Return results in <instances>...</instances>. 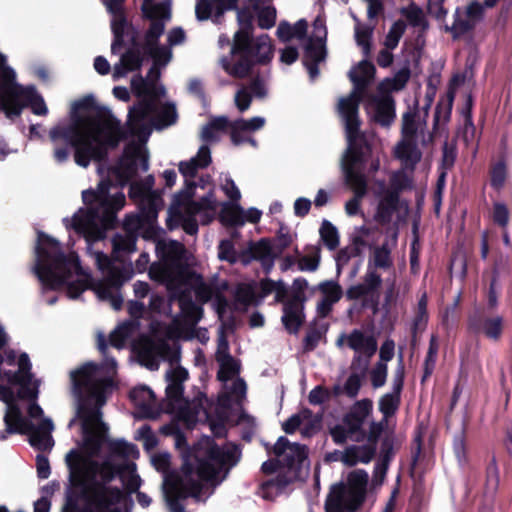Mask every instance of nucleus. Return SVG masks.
Returning a JSON list of instances; mask_svg holds the SVG:
<instances>
[{
    "instance_id": "obj_1",
    "label": "nucleus",
    "mask_w": 512,
    "mask_h": 512,
    "mask_svg": "<svg viewBox=\"0 0 512 512\" xmlns=\"http://www.w3.org/2000/svg\"><path fill=\"white\" fill-rule=\"evenodd\" d=\"M123 1L102 0L112 17L114 41L111 51L114 54L124 43L126 22L122 10ZM142 13L150 21L144 38V49L152 58L153 65L146 79L141 76L131 79V90L139 98V103L129 111V134H124L120 122L109 111L101 110L89 99L72 105L70 125H57L49 133L55 145L56 161L61 163L68 159V148L60 145L70 143L74 147L75 163L83 168L93 161L103 159L120 140L127 141L118 163L107 173V180L104 179V170L99 168L101 181L97 190L83 191L85 207L71 218L63 220L67 229H73L86 239L88 251L106 280L92 285L89 273L79 264L78 256L74 252L64 254L59 242L46 234L38 235L36 249L35 270L44 286L51 289L65 288L70 298L78 297L91 287L100 299L109 301L115 310L122 305L118 288L132 274H118L106 255L99 251L91 252L90 244L104 238L105 231L114 222L115 212L125 204L122 192L111 193L112 182L124 185L139 171H147L148 153L145 143L152 129L167 127L175 123L177 118L174 105L162 104L161 96L165 94V89L158 82L160 69L168 65L173 57L171 48L158 44L165 24L170 20L169 3L167 0H144Z\"/></svg>"
},
{
    "instance_id": "obj_2",
    "label": "nucleus",
    "mask_w": 512,
    "mask_h": 512,
    "mask_svg": "<svg viewBox=\"0 0 512 512\" xmlns=\"http://www.w3.org/2000/svg\"><path fill=\"white\" fill-rule=\"evenodd\" d=\"M117 365L114 359H106L102 365L86 363L70 374L73 391L79 398L76 417L70 426L79 422L82 441L71 450L66 461L70 470V480L74 486L82 488L88 507L93 512H123L124 495L111 480L117 470L110 460L101 465L92 460L102 448L109 444L125 456H134L135 447L126 442L109 443L107 428L101 421L100 407L114 389L113 378Z\"/></svg>"
},
{
    "instance_id": "obj_3",
    "label": "nucleus",
    "mask_w": 512,
    "mask_h": 512,
    "mask_svg": "<svg viewBox=\"0 0 512 512\" xmlns=\"http://www.w3.org/2000/svg\"><path fill=\"white\" fill-rule=\"evenodd\" d=\"M7 335L0 327V349L7 343ZM40 380L31 373V362L26 353L9 350L0 359V401L7 406L4 417L10 432L29 435L30 444L39 449L52 448L51 432L54 425L45 418L35 402Z\"/></svg>"
},
{
    "instance_id": "obj_4",
    "label": "nucleus",
    "mask_w": 512,
    "mask_h": 512,
    "mask_svg": "<svg viewBox=\"0 0 512 512\" xmlns=\"http://www.w3.org/2000/svg\"><path fill=\"white\" fill-rule=\"evenodd\" d=\"M240 452L236 445L227 444L222 448L212 447L207 462H200L196 469L185 464L181 475L166 474L170 464V455L165 452L151 455V463L156 470L164 473L163 492L170 512H184L179 500L192 496L198 500L206 499L213 487L226 476L230 467L239 460Z\"/></svg>"
},
{
    "instance_id": "obj_5",
    "label": "nucleus",
    "mask_w": 512,
    "mask_h": 512,
    "mask_svg": "<svg viewBox=\"0 0 512 512\" xmlns=\"http://www.w3.org/2000/svg\"><path fill=\"white\" fill-rule=\"evenodd\" d=\"M211 161L210 150L200 147L197 156L189 161L181 162L179 170L186 178V189L174 197L169 208L168 223L181 224L188 234L197 232V221L209 223L216 215L218 203L211 191V178H201L198 183H189L198 168L206 167Z\"/></svg>"
},
{
    "instance_id": "obj_6",
    "label": "nucleus",
    "mask_w": 512,
    "mask_h": 512,
    "mask_svg": "<svg viewBox=\"0 0 512 512\" xmlns=\"http://www.w3.org/2000/svg\"><path fill=\"white\" fill-rule=\"evenodd\" d=\"M415 118L413 113H406L403 116L402 140L394 149V155L401 162L403 170L393 174L391 178L392 190L387 188L382 181L375 182L372 187L377 202L375 218L378 221L386 222L390 220L396 208L397 192L409 187L412 183L406 170L411 171L421 158V153L414 142V135L417 131Z\"/></svg>"
},
{
    "instance_id": "obj_7",
    "label": "nucleus",
    "mask_w": 512,
    "mask_h": 512,
    "mask_svg": "<svg viewBox=\"0 0 512 512\" xmlns=\"http://www.w3.org/2000/svg\"><path fill=\"white\" fill-rule=\"evenodd\" d=\"M154 179L148 176L143 183H133L130 188V197L140 206L141 216H128L124 226L125 235H117L113 239L114 253L119 256L120 253H131L135 250V233L142 228L143 219L153 227V222L157 217V212L164 205V202L157 191L152 190Z\"/></svg>"
},
{
    "instance_id": "obj_8",
    "label": "nucleus",
    "mask_w": 512,
    "mask_h": 512,
    "mask_svg": "<svg viewBox=\"0 0 512 512\" xmlns=\"http://www.w3.org/2000/svg\"><path fill=\"white\" fill-rule=\"evenodd\" d=\"M238 22L240 29L234 37L230 60L223 59L222 66L230 75L243 77L250 69L249 57L255 55L259 62L268 61L272 57V46L268 36L261 35L256 43L249 47L251 17L245 11H241L238 13Z\"/></svg>"
},
{
    "instance_id": "obj_9",
    "label": "nucleus",
    "mask_w": 512,
    "mask_h": 512,
    "mask_svg": "<svg viewBox=\"0 0 512 512\" xmlns=\"http://www.w3.org/2000/svg\"><path fill=\"white\" fill-rule=\"evenodd\" d=\"M5 62V56L0 54V105L7 116H17L23 101L31 107L33 113L46 115L48 109L43 98L32 87L17 88L14 84L15 73Z\"/></svg>"
},
{
    "instance_id": "obj_10",
    "label": "nucleus",
    "mask_w": 512,
    "mask_h": 512,
    "mask_svg": "<svg viewBox=\"0 0 512 512\" xmlns=\"http://www.w3.org/2000/svg\"><path fill=\"white\" fill-rule=\"evenodd\" d=\"M374 73L375 68L368 61H361L354 66L349 72L354 88L347 97L340 98L338 102V112L345 123L347 141L350 142L351 149L354 147L353 139L360 138L358 137V104L362 90L373 79Z\"/></svg>"
},
{
    "instance_id": "obj_11",
    "label": "nucleus",
    "mask_w": 512,
    "mask_h": 512,
    "mask_svg": "<svg viewBox=\"0 0 512 512\" xmlns=\"http://www.w3.org/2000/svg\"><path fill=\"white\" fill-rule=\"evenodd\" d=\"M369 484L367 472H349L344 480L334 484L325 503L326 512H353L364 501Z\"/></svg>"
},
{
    "instance_id": "obj_12",
    "label": "nucleus",
    "mask_w": 512,
    "mask_h": 512,
    "mask_svg": "<svg viewBox=\"0 0 512 512\" xmlns=\"http://www.w3.org/2000/svg\"><path fill=\"white\" fill-rule=\"evenodd\" d=\"M361 138L353 139V148L351 149L350 142L348 141V150L342 159V170L346 184L354 192V197L345 203V211L349 216L358 215L361 212L360 203L363 196L366 194V180L365 177L354 170V166L372 155V149L369 145L360 147L359 143Z\"/></svg>"
},
{
    "instance_id": "obj_13",
    "label": "nucleus",
    "mask_w": 512,
    "mask_h": 512,
    "mask_svg": "<svg viewBox=\"0 0 512 512\" xmlns=\"http://www.w3.org/2000/svg\"><path fill=\"white\" fill-rule=\"evenodd\" d=\"M156 250L162 256L164 263L152 265L149 271L150 276L161 282H165L169 288H172L174 284L182 282V275L177 272V276H174V272L170 265H176L177 267L182 263V260H187L185 257V250L181 243L177 241H159L156 245Z\"/></svg>"
},
{
    "instance_id": "obj_14",
    "label": "nucleus",
    "mask_w": 512,
    "mask_h": 512,
    "mask_svg": "<svg viewBox=\"0 0 512 512\" xmlns=\"http://www.w3.org/2000/svg\"><path fill=\"white\" fill-rule=\"evenodd\" d=\"M371 411L372 402L370 400L363 399L355 403L342 422L331 429V436L334 442L342 444L347 440H362V426Z\"/></svg>"
},
{
    "instance_id": "obj_15",
    "label": "nucleus",
    "mask_w": 512,
    "mask_h": 512,
    "mask_svg": "<svg viewBox=\"0 0 512 512\" xmlns=\"http://www.w3.org/2000/svg\"><path fill=\"white\" fill-rule=\"evenodd\" d=\"M139 362L149 368L157 369L160 359H169L171 365L177 364L179 356L173 352L172 357L168 356V347L162 338L160 330H155L153 338L142 337L133 345Z\"/></svg>"
},
{
    "instance_id": "obj_16",
    "label": "nucleus",
    "mask_w": 512,
    "mask_h": 512,
    "mask_svg": "<svg viewBox=\"0 0 512 512\" xmlns=\"http://www.w3.org/2000/svg\"><path fill=\"white\" fill-rule=\"evenodd\" d=\"M407 77L405 74L401 83H398L396 79H386L381 82L379 90L385 92V94L370 99L366 104V111L372 120L384 126L393 121L395 117L394 106L387 92L401 89Z\"/></svg>"
},
{
    "instance_id": "obj_17",
    "label": "nucleus",
    "mask_w": 512,
    "mask_h": 512,
    "mask_svg": "<svg viewBox=\"0 0 512 512\" xmlns=\"http://www.w3.org/2000/svg\"><path fill=\"white\" fill-rule=\"evenodd\" d=\"M217 361L220 365L218 378L223 382L231 381L230 394L235 400L241 399L246 392V385L243 380L237 378L238 364L228 353V343L223 335L218 340L216 353Z\"/></svg>"
},
{
    "instance_id": "obj_18",
    "label": "nucleus",
    "mask_w": 512,
    "mask_h": 512,
    "mask_svg": "<svg viewBox=\"0 0 512 512\" xmlns=\"http://www.w3.org/2000/svg\"><path fill=\"white\" fill-rule=\"evenodd\" d=\"M326 36L325 20L321 16H318L313 23V30L309 37L308 44L306 45L304 59L311 78H315L318 75L315 64L323 61L325 58Z\"/></svg>"
},
{
    "instance_id": "obj_19",
    "label": "nucleus",
    "mask_w": 512,
    "mask_h": 512,
    "mask_svg": "<svg viewBox=\"0 0 512 512\" xmlns=\"http://www.w3.org/2000/svg\"><path fill=\"white\" fill-rule=\"evenodd\" d=\"M274 452L278 457V462L289 466L291 478L297 476V466H304L307 453L305 447L298 444H291L284 437H280L274 446Z\"/></svg>"
},
{
    "instance_id": "obj_20",
    "label": "nucleus",
    "mask_w": 512,
    "mask_h": 512,
    "mask_svg": "<svg viewBox=\"0 0 512 512\" xmlns=\"http://www.w3.org/2000/svg\"><path fill=\"white\" fill-rule=\"evenodd\" d=\"M262 212L254 207L244 210L239 203H222L220 220L229 225H244L246 222L257 223Z\"/></svg>"
},
{
    "instance_id": "obj_21",
    "label": "nucleus",
    "mask_w": 512,
    "mask_h": 512,
    "mask_svg": "<svg viewBox=\"0 0 512 512\" xmlns=\"http://www.w3.org/2000/svg\"><path fill=\"white\" fill-rule=\"evenodd\" d=\"M265 123V118L260 116L234 121L229 125L232 142L235 145L249 142L255 146V141L252 139L251 134L262 129Z\"/></svg>"
},
{
    "instance_id": "obj_22",
    "label": "nucleus",
    "mask_w": 512,
    "mask_h": 512,
    "mask_svg": "<svg viewBox=\"0 0 512 512\" xmlns=\"http://www.w3.org/2000/svg\"><path fill=\"white\" fill-rule=\"evenodd\" d=\"M372 432L368 436L367 443L364 445H352L345 449L347 453L346 466H355L359 463H369L376 451L377 435L379 427L376 424L371 426Z\"/></svg>"
},
{
    "instance_id": "obj_23",
    "label": "nucleus",
    "mask_w": 512,
    "mask_h": 512,
    "mask_svg": "<svg viewBox=\"0 0 512 512\" xmlns=\"http://www.w3.org/2000/svg\"><path fill=\"white\" fill-rule=\"evenodd\" d=\"M338 342L345 343L354 350L358 361L363 357L365 359V364L375 353L377 348L376 341L372 337L366 336L360 331H353L347 336H342Z\"/></svg>"
},
{
    "instance_id": "obj_24",
    "label": "nucleus",
    "mask_w": 512,
    "mask_h": 512,
    "mask_svg": "<svg viewBox=\"0 0 512 512\" xmlns=\"http://www.w3.org/2000/svg\"><path fill=\"white\" fill-rule=\"evenodd\" d=\"M482 15L483 9L479 3H471L463 9H458L452 27L455 35L471 30L482 19Z\"/></svg>"
},
{
    "instance_id": "obj_25",
    "label": "nucleus",
    "mask_w": 512,
    "mask_h": 512,
    "mask_svg": "<svg viewBox=\"0 0 512 512\" xmlns=\"http://www.w3.org/2000/svg\"><path fill=\"white\" fill-rule=\"evenodd\" d=\"M238 0H197L196 16L199 20L211 19L218 22L225 10L233 9Z\"/></svg>"
},
{
    "instance_id": "obj_26",
    "label": "nucleus",
    "mask_w": 512,
    "mask_h": 512,
    "mask_svg": "<svg viewBox=\"0 0 512 512\" xmlns=\"http://www.w3.org/2000/svg\"><path fill=\"white\" fill-rule=\"evenodd\" d=\"M318 290L322 294V299L317 304V312L321 317H325L342 297V289L337 282L325 281L318 285Z\"/></svg>"
},
{
    "instance_id": "obj_27",
    "label": "nucleus",
    "mask_w": 512,
    "mask_h": 512,
    "mask_svg": "<svg viewBox=\"0 0 512 512\" xmlns=\"http://www.w3.org/2000/svg\"><path fill=\"white\" fill-rule=\"evenodd\" d=\"M318 426V420L312 414L303 410L300 413L290 417L284 424L283 429L287 433H293L299 429L303 435H310Z\"/></svg>"
},
{
    "instance_id": "obj_28",
    "label": "nucleus",
    "mask_w": 512,
    "mask_h": 512,
    "mask_svg": "<svg viewBox=\"0 0 512 512\" xmlns=\"http://www.w3.org/2000/svg\"><path fill=\"white\" fill-rule=\"evenodd\" d=\"M142 57L139 52L129 50L124 53L119 62L114 65L112 70V78L117 81L121 78L126 77L129 73L137 71L142 64Z\"/></svg>"
},
{
    "instance_id": "obj_29",
    "label": "nucleus",
    "mask_w": 512,
    "mask_h": 512,
    "mask_svg": "<svg viewBox=\"0 0 512 512\" xmlns=\"http://www.w3.org/2000/svg\"><path fill=\"white\" fill-rule=\"evenodd\" d=\"M282 320L289 332H297L304 320L303 299L289 302L284 308Z\"/></svg>"
},
{
    "instance_id": "obj_30",
    "label": "nucleus",
    "mask_w": 512,
    "mask_h": 512,
    "mask_svg": "<svg viewBox=\"0 0 512 512\" xmlns=\"http://www.w3.org/2000/svg\"><path fill=\"white\" fill-rule=\"evenodd\" d=\"M265 93V87L259 83L253 84L250 88H242L235 94V105L239 111L243 112L249 108L253 96L262 97Z\"/></svg>"
},
{
    "instance_id": "obj_31",
    "label": "nucleus",
    "mask_w": 512,
    "mask_h": 512,
    "mask_svg": "<svg viewBox=\"0 0 512 512\" xmlns=\"http://www.w3.org/2000/svg\"><path fill=\"white\" fill-rule=\"evenodd\" d=\"M130 397L135 405L143 410L145 416H150L155 402V396L151 389L139 386L132 390Z\"/></svg>"
},
{
    "instance_id": "obj_32",
    "label": "nucleus",
    "mask_w": 512,
    "mask_h": 512,
    "mask_svg": "<svg viewBox=\"0 0 512 512\" xmlns=\"http://www.w3.org/2000/svg\"><path fill=\"white\" fill-rule=\"evenodd\" d=\"M137 328L134 322L119 325L110 335V344L115 348H122Z\"/></svg>"
},
{
    "instance_id": "obj_33",
    "label": "nucleus",
    "mask_w": 512,
    "mask_h": 512,
    "mask_svg": "<svg viewBox=\"0 0 512 512\" xmlns=\"http://www.w3.org/2000/svg\"><path fill=\"white\" fill-rule=\"evenodd\" d=\"M307 30L305 20H299L294 26L288 23H280L277 29L278 37L283 41H289L293 38L301 39Z\"/></svg>"
},
{
    "instance_id": "obj_34",
    "label": "nucleus",
    "mask_w": 512,
    "mask_h": 512,
    "mask_svg": "<svg viewBox=\"0 0 512 512\" xmlns=\"http://www.w3.org/2000/svg\"><path fill=\"white\" fill-rule=\"evenodd\" d=\"M381 284V278L378 274L373 271H370L365 278L364 285H360L357 287H351L347 291V296L351 299L358 298L368 291L374 290L378 288Z\"/></svg>"
},
{
    "instance_id": "obj_35",
    "label": "nucleus",
    "mask_w": 512,
    "mask_h": 512,
    "mask_svg": "<svg viewBox=\"0 0 512 512\" xmlns=\"http://www.w3.org/2000/svg\"><path fill=\"white\" fill-rule=\"evenodd\" d=\"M227 127L228 121L225 117L213 119L203 128L202 139L207 142L214 141L220 137Z\"/></svg>"
},
{
    "instance_id": "obj_36",
    "label": "nucleus",
    "mask_w": 512,
    "mask_h": 512,
    "mask_svg": "<svg viewBox=\"0 0 512 512\" xmlns=\"http://www.w3.org/2000/svg\"><path fill=\"white\" fill-rule=\"evenodd\" d=\"M252 257L262 262L266 270H269L273 264V256L270 243L262 240L251 247Z\"/></svg>"
},
{
    "instance_id": "obj_37",
    "label": "nucleus",
    "mask_w": 512,
    "mask_h": 512,
    "mask_svg": "<svg viewBox=\"0 0 512 512\" xmlns=\"http://www.w3.org/2000/svg\"><path fill=\"white\" fill-rule=\"evenodd\" d=\"M196 296L200 301L206 302L208 300L213 299L215 297V306L219 314L224 311L227 302L220 295L215 294L212 289L206 284L200 283L195 290Z\"/></svg>"
},
{
    "instance_id": "obj_38",
    "label": "nucleus",
    "mask_w": 512,
    "mask_h": 512,
    "mask_svg": "<svg viewBox=\"0 0 512 512\" xmlns=\"http://www.w3.org/2000/svg\"><path fill=\"white\" fill-rule=\"evenodd\" d=\"M255 9L258 10V23L261 28H271L275 24L276 11L272 6H265L260 9V0H250Z\"/></svg>"
},
{
    "instance_id": "obj_39",
    "label": "nucleus",
    "mask_w": 512,
    "mask_h": 512,
    "mask_svg": "<svg viewBox=\"0 0 512 512\" xmlns=\"http://www.w3.org/2000/svg\"><path fill=\"white\" fill-rule=\"evenodd\" d=\"M321 239L324 244L330 249L334 250L339 244V235L336 227L329 221H323L320 228Z\"/></svg>"
},
{
    "instance_id": "obj_40",
    "label": "nucleus",
    "mask_w": 512,
    "mask_h": 512,
    "mask_svg": "<svg viewBox=\"0 0 512 512\" xmlns=\"http://www.w3.org/2000/svg\"><path fill=\"white\" fill-rule=\"evenodd\" d=\"M404 31H405V23L403 21L394 22L385 37V40H384L385 47L387 49L396 48Z\"/></svg>"
},
{
    "instance_id": "obj_41",
    "label": "nucleus",
    "mask_w": 512,
    "mask_h": 512,
    "mask_svg": "<svg viewBox=\"0 0 512 512\" xmlns=\"http://www.w3.org/2000/svg\"><path fill=\"white\" fill-rule=\"evenodd\" d=\"M187 375V371L181 366H176L170 372H168L167 378L170 381V384L167 387L168 394H177L180 389L179 383L184 381L187 378Z\"/></svg>"
},
{
    "instance_id": "obj_42",
    "label": "nucleus",
    "mask_w": 512,
    "mask_h": 512,
    "mask_svg": "<svg viewBox=\"0 0 512 512\" xmlns=\"http://www.w3.org/2000/svg\"><path fill=\"white\" fill-rule=\"evenodd\" d=\"M220 186L225 195L230 199L229 203L239 202L241 199V192L235 182L228 175L221 177Z\"/></svg>"
},
{
    "instance_id": "obj_43",
    "label": "nucleus",
    "mask_w": 512,
    "mask_h": 512,
    "mask_svg": "<svg viewBox=\"0 0 512 512\" xmlns=\"http://www.w3.org/2000/svg\"><path fill=\"white\" fill-rule=\"evenodd\" d=\"M373 30L365 26H357L355 29V38L357 44L362 48L365 55H368L371 51V37Z\"/></svg>"
},
{
    "instance_id": "obj_44",
    "label": "nucleus",
    "mask_w": 512,
    "mask_h": 512,
    "mask_svg": "<svg viewBox=\"0 0 512 512\" xmlns=\"http://www.w3.org/2000/svg\"><path fill=\"white\" fill-rule=\"evenodd\" d=\"M260 285L263 296L274 293L276 300H281L285 296L286 289L282 282L263 280Z\"/></svg>"
},
{
    "instance_id": "obj_45",
    "label": "nucleus",
    "mask_w": 512,
    "mask_h": 512,
    "mask_svg": "<svg viewBox=\"0 0 512 512\" xmlns=\"http://www.w3.org/2000/svg\"><path fill=\"white\" fill-rule=\"evenodd\" d=\"M502 327V319L493 317L485 321L483 331L487 337L497 339L502 332Z\"/></svg>"
},
{
    "instance_id": "obj_46",
    "label": "nucleus",
    "mask_w": 512,
    "mask_h": 512,
    "mask_svg": "<svg viewBox=\"0 0 512 512\" xmlns=\"http://www.w3.org/2000/svg\"><path fill=\"white\" fill-rule=\"evenodd\" d=\"M399 403V398L396 394H386L379 402L380 411L385 415L389 416L395 412Z\"/></svg>"
},
{
    "instance_id": "obj_47",
    "label": "nucleus",
    "mask_w": 512,
    "mask_h": 512,
    "mask_svg": "<svg viewBox=\"0 0 512 512\" xmlns=\"http://www.w3.org/2000/svg\"><path fill=\"white\" fill-rule=\"evenodd\" d=\"M371 263L378 268H386L391 264L390 252L385 247L374 250Z\"/></svg>"
},
{
    "instance_id": "obj_48",
    "label": "nucleus",
    "mask_w": 512,
    "mask_h": 512,
    "mask_svg": "<svg viewBox=\"0 0 512 512\" xmlns=\"http://www.w3.org/2000/svg\"><path fill=\"white\" fill-rule=\"evenodd\" d=\"M138 439L143 443L147 450L153 449L157 445V438L149 427H142L138 430Z\"/></svg>"
},
{
    "instance_id": "obj_49",
    "label": "nucleus",
    "mask_w": 512,
    "mask_h": 512,
    "mask_svg": "<svg viewBox=\"0 0 512 512\" xmlns=\"http://www.w3.org/2000/svg\"><path fill=\"white\" fill-rule=\"evenodd\" d=\"M387 376V365L385 363H378L371 374V380L374 387L378 388L385 384Z\"/></svg>"
},
{
    "instance_id": "obj_50",
    "label": "nucleus",
    "mask_w": 512,
    "mask_h": 512,
    "mask_svg": "<svg viewBox=\"0 0 512 512\" xmlns=\"http://www.w3.org/2000/svg\"><path fill=\"white\" fill-rule=\"evenodd\" d=\"M506 167L503 163H497L491 173V182L492 185L499 188L504 184V181L506 179Z\"/></svg>"
},
{
    "instance_id": "obj_51",
    "label": "nucleus",
    "mask_w": 512,
    "mask_h": 512,
    "mask_svg": "<svg viewBox=\"0 0 512 512\" xmlns=\"http://www.w3.org/2000/svg\"><path fill=\"white\" fill-rule=\"evenodd\" d=\"M320 256H304L299 259L298 267L301 271H315L319 266Z\"/></svg>"
},
{
    "instance_id": "obj_52",
    "label": "nucleus",
    "mask_w": 512,
    "mask_h": 512,
    "mask_svg": "<svg viewBox=\"0 0 512 512\" xmlns=\"http://www.w3.org/2000/svg\"><path fill=\"white\" fill-rule=\"evenodd\" d=\"M123 482L126 485L128 491L132 492L137 490L140 487L141 480L140 477L135 473L133 467L127 468V479L126 476L123 475Z\"/></svg>"
},
{
    "instance_id": "obj_53",
    "label": "nucleus",
    "mask_w": 512,
    "mask_h": 512,
    "mask_svg": "<svg viewBox=\"0 0 512 512\" xmlns=\"http://www.w3.org/2000/svg\"><path fill=\"white\" fill-rule=\"evenodd\" d=\"M236 300L243 305H248L253 301V291L249 285H241L235 293Z\"/></svg>"
},
{
    "instance_id": "obj_54",
    "label": "nucleus",
    "mask_w": 512,
    "mask_h": 512,
    "mask_svg": "<svg viewBox=\"0 0 512 512\" xmlns=\"http://www.w3.org/2000/svg\"><path fill=\"white\" fill-rule=\"evenodd\" d=\"M494 221L501 226H505L508 223L509 212L505 205L501 203H496L494 205V213H493Z\"/></svg>"
},
{
    "instance_id": "obj_55",
    "label": "nucleus",
    "mask_w": 512,
    "mask_h": 512,
    "mask_svg": "<svg viewBox=\"0 0 512 512\" xmlns=\"http://www.w3.org/2000/svg\"><path fill=\"white\" fill-rule=\"evenodd\" d=\"M280 481H268L262 486L261 495L263 498L272 499L281 489Z\"/></svg>"
},
{
    "instance_id": "obj_56",
    "label": "nucleus",
    "mask_w": 512,
    "mask_h": 512,
    "mask_svg": "<svg viewBox=\"0 0 512 512\" xmlns=\"http://www.w3.org/2000/svg\"><path fill=\"white\" fill-rule=\"evenodd\" d=\"M329 397V392L322 386H317L311 390L309 394V401L312 404H321Z\"/></svg>"
},
{
    "instance_id": "obj_57",
    "label": "nucleus",
    "mask_w": 512,
    "mask_h": 512,
    "mask_svg": "<svg viewBox=\"0 0 512 512\" xmlns=\"http://www.w3.org/2000/svg\"><path fill=\"white\" fill-rule=\"evenodd\" d=\"M395 344L391 340H387L380 348V363H387L394 355Z\"/></svg>"
},
{
    "instance_id": "obj_58",
    "label": "nucleus",
    "mask_w": 512,
    "mask_h": 512,
    "mask_svg": "<svg viewBox=\"0 0 512 512\" xmlns=\"http://www.w3.org/2000/svg\"><path fill=\"white\" fill-rule=\"evenodd\" d=\"M167 41L170 47L182 44L185 41L184 31L179 27L173 28L167 34Z\"/></svg>"
},
{
    "instance_id": "obj_59",
    "label": "nucleus",
    "mask_w": 512,
    "mask_h": 512,
    "mask_svg": "<svg viewBox=\"0 0 512 512\" xmlns=\"http://www.w3.org/2000/svg\"><path fill=\"white\" fill-rule=\"evenodd\" d=\"M219 257L230 262L235 261L233 246L230 241H222L219 246Z\"/></svg>"
},
{
    "instance_id": "obj_60",
    "label": "nucleus",
    "mask_w": 512,
    "mask_h": 512,
    "mask_svg": "<svg viewBox=\"0 0 512 512\" xmlns=\"http://www.w3.org/2000/svg\"><path fill=\"white\" fill-rule=\"evenodd\" d=\"M311 207V201L307 198H298L294 203V212L297 216L306 215Z\"/></svg>"
},
{
    "instance_id": "obj_61",
    "label": "nucleus",
    "mask_w": 512,
    "mask_h": 512,
    "mask_svg": "<svg viewBox=\"0 0 512 512\" xmlns=\"http://www.w3.org/2000/svg\"><path fill=\"white\" fill-rule=\"evenodd\" d=\"M367 7V14L370 19L377 17L382 11V3L379 0H364Z\"/></svg>"
},
{
    "instance_id": "obj_62",
    "label": "nucleus",
    "mask_w": 512,
    "mask_h": 512,
    "mask_svg": "<svg viewBox=\"0 0 512 512\" xmlns=\"http://www.w3.org/2000/svg\"><path fill=\"white\" fill-rule=\"evenodd\" d=\"M37 471L41 478H47L50 473L49 462L47 458L42 455L37 456Z\"/></svg>"
},
{
    "instance_id": "obj_63",
    "label": "nucleus",
    "mask_w": 512,
    "mask_h": 512,
    "mask_svg": "<svg viewBox=\"0 0 512 512\" xmlns=\"http://www.w3.org/2000/svg\"><path fill=\"white\" fill-rule=\"evenodd\" d=\"M94 68L101 75H106L111 70V66H110L109 62L107 61V59H105L102 56H98L95 58Z\"/></svg>"
},
{
    "instance_id": "obj_64",
    "label": "nucleus",
    "mask_w": 512,
    "mask_h": 512,
    "mask_svg": "<svg viewBox=\"0 0 512 512\" xmlns=\"http://www.w3.org/2000/svg\"><path fill=\"white\" fill-rule=\"evenodd\" d=\"M298 58V52L295 48L293 47H286L282 52H281V62L285 63V64H292L293 62L296 61V59Z\"/></svg>"
}]
</instances>
